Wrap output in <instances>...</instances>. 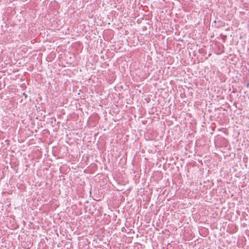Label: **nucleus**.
I'll list each match as a JSON object with an SVG mask.
<instances>
[{
  "mask_svg": "<svg viewBox=\"0 0 249 249\" xmlns=\"http://www.w3.org/2000/svg\"><path fill=\"white\" fill-rule=\"evenodd\" d=\"M22 94H23V96H24L25 98H26L27 97V94H26V93H23Z\"/></svg>",
  "mask_w": 249,
  "mask_h": 249,
  "instance_id": "nucleus-1",
  "label": "nucleus"
},
{
  "mask_svg": "<svg viewBox=\"0 0 249 249\" xmlns=\"http://www.w3.org/2000/svg\"><path fill=\"white\" fill-rule=\"evenodd\" d=\"M247 87H249V83H248L247 85Z\"/></svg>",
  "mask_w": 249,
  "mask_h": 249,
  "instance_id": "nucleus-2",
  "label": "nucleus"
}]
</instances>
